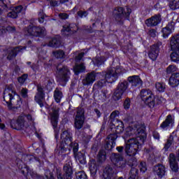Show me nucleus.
<instances>
[{"instance_id": "25", "label": "nucleus", "mask_w": 179, "mask_h": 179, "mask_svg": "<svg viewBox=\"0 0 179 179\" xmlns=\"http://www.w3.org/2000/svg\"><path fill=\"white\" fill-rule=\"evenodd\" d=\"M174 31V26L169 24L165 28L162 29V36L164 38H167Z\"/></svg>"}, {"instance_id": "47", "label": "nucleus", "mask_w": 179, "mask_h": 179, "mask_svg": "<svg viewBox=\"0 0 179 179\" xmlns=\"http://www.w3.org/2000/svg\"><path fill=\"white\" fill-rule=\"evenodd\" d=\"M131 107V100L126 99L124 102V108L128 110Z\"/></svg>"}, {"instance_id": "41", "label": "nucleus", "mask_w": 179, "mask_h": 179, "mask_svg": "<svg viewBox=\"0 0 179 179\" xmlns=\"http://www.w3.org/2000/svg\"><path fill=\"white\" fill-rule=\"evenodd\" d=\"M177 66L174 65H170L166 69L167 73H173V72H177Z\"/></svg>"}, {"instance_id": "36", "label": "nucleus", "mask_w": 179, "mask_h": 179, "mask_svg": "<svg viewBox=\"0 0 179 179\" xmlns=\"http://www.w3.org/2000/svg\"><path fill=\"white\" fill-rule=\"evenodd\" d=\"M139 173V171L136 169H131L130 171V177L129 179H138V173Z\"/></svg>"}, {"instance_id": "37", "label": "nucleus", "mask_w": 179, "mask_h": 179, "mask_svg": "<svg viewBox=\"0 0 179 179\" xmlns=\"http://www.w3.org/2000/svg\"><path fill=\"white\" fill-rule=\"evenodd\" d=\"M155 87L158 92L163 93V92H164L166 90V85L162 83H157L155 84Z\"/></svg>"}, {"instance_id": "49", "label": "nucleus", "mask_w": 179, "mask_h": 179, "mask_svg": "<svg viewBox=\"0 0 179 179\" xmlns=\"http://www.w3.org/2000/svg\"><path fill=\"white\" fill-rule=\"evenodd\" d=\"M26 79H27V75L25 74L18 78V82L21 83V85H23V83L26 82Z\"/></svg>"}, {"instance_id": "38", "label": "nucleus", "mask_w": 179, "mask_h": 179, "mask_svg": "<svg viewBox=\"0 0 179 179\" xmlns=\"http://www.w3.org/2000/svg\"><path fill=\"white\" fill-rule=\"evenodd\" d=\"M173 143H174V136L171 135L167 141V143L164 145L165 150H167L169 149V148H170V146H171V145H173Z\"/></svg>"}, {"instance_id": "33", "label": "nucleus", "mask_w": 179, "mask_h": 179, "mask_svg": "<svg viewBox=\"0 0 179 179\" xmlns=\"http://www.w3.org/2000/svg\"><path fill=\"white\" fill-rule=\"evenodd\" d=\"M89 167L92 173H96L97 171V165L96 164V160L91 159L89 162Z\"/></svg>"}, {"instance_id": "44", "label": "nucleus", "mask_w": 179, "mask_h": 179, "mask_svg": "<svg viewBox=\"0 0 179 179\" xmlns=\"http://www.w3.org/2000/svg\"><path fill=\"white\" fill-rule=\"evenodd\" d=\"M38 16L39 23H44V18L45 17V15L44 14V13H43V11H40Z\"/></svg>"}, {"instance_id": "40", "label": "nucleus", "mask_w": 179, "mask_h": 179, "mask_svg": "<svg viewBox=\"0 0 179 179\" xmlns=\"http://www.w3.org/2000/svg\"><path fill=\"white\" fill-rule=\"evenodd\" d=\"M111 160L113 162H120V160H122V157L120 154H112Z\"/></svg>"}, {"instance_id": "45", "label": "nucleus", "mask_w": 179, "mask_h": 179, "mask_svg": "<svg viewBox=\"0 0 179 179\" xmlns=\"http://www.w3.org/2000/svg\"><path fill=\"white\" fill-rule=\"evenodd\" d=\"M8 17H11L12 19H16V17H17V13H16V11L13 10V11L10 12L8 14Z\"/></svg>"}, {"instance_id": "51", "label": "nucleus", "mask_w": 179, "mask_h": 179, "mask_svg": "<svg viewBox=\"0 0 179 179\" xmlns=\"http://www.w3.org/2000/svg\"><path fill=\"white\" fill-rule=\"evenodd\" d=\"M48 1H49V2H50L51 6H58V5H59V3H61L60 1L58 2L55 0H48Z\"/></svg>"}, {"instance_id": "9", "label": "nucleus", "mask_w": 179, "mask_h": 179, "mask_svg": "<svg viewBox=\"0 0 179 179\" xmlns=\"http://www.w3.org/2000/svg\"><path fill=\"white\" fill-rule=\"evenodd\" d=\"M3 94L4 101H6L8 108H12V103L10 102L15 99L16 92L12 89L6 88L4 90Z\"/></svg>"}, {"instance_id": "17", "label": "nucleus", "mask_w": 179, "mask_h": 179, "mask_svg": "<svg viewBox=\"0 0 179 179\" xmlns=\"http://www.w3.org/2000/svg\"><path fill=\"white\" fill-rule=\"evenodd\" d=\"M64 171L65 173L64 177L62 178L61 174H59L57 176L58 179H72V174H73V171L72 170L71 165H65L64 167Z\"/></svg>"}, {"instance_id": "1", "label": "nucleus", "mask_w": 179, "mask_h": 179, "mask_svg": "<svg viewBox=\"0 0 179 179\" xmlns=\"http://www.w3.org/2000/svg\"><path fill=\"white\" fill-rule=\"evenodd\" d=\"M134 135H136V137L131 138L124 141V152L128 156H135V155L142 149V144L146 141V133H145V129H140L139 127H136L134 129L131 127H127L125 129L123 138L134 136Z\"/></svg>"}, {"instance_id": "23", "label": "nucleus", "mask_w": 179, "mask_h": 179, "mask_svg": "<svg viewBox=\"0 0 179 179\" xmlns=\"http://www.w3.org/2000/svg\"><path fill=\"white\" fill-rule=\"evenodd\" d=\"M169 163L172 171H175V173L178 171V164H177L174 154H171L169 155Z\"/></svg>"}, {"instance_id": "54", "label": "nucleus", "mask_w": 179, "mask_h": 179, "mask_svg": "<svg viewBox=\"0 0 179 179\" xmlns=\"http://www.w3.org/2000/svg\"><path fill=\"white\" fill-rule=\"evenodd\" d=\"M45 176L48 179H54V176H52V173H50V171L45 172Z\"/></svg>"}, {"instance_id": "8", "label": "nucleus", "mask_w": 179, "mask_h": 179, "mask_svg": "<svg viewBox=\"0 0 179 179\" xmlns=\"http://www.w3.org/2000/svg\"><path fill=\"white\" fill-rule=\"evenodd\" d=\"M101 77H103V75H101L99 73H90L83 80V85H84V86H89V85H93V83H94V82L96 81V79Z\"/></svg>"}, {"instance_id": "13", "label": "nucleus", "mask_w": 179, "mask_h": 179, "mask_svg": "<svg viewBox=\"0 0 179 179\" xmlns=\"http://www.w3.org/2000/svg\"><path fill=\"white\" fill-rule=\"evenodd\" d=\"M84 111L83 109H78L77 111V115L76 116L75 120V127L77 129H80L83 127V122L85 121V116H83Z\"/></svg>"}, {"instance_id": "18", "label": "nucleus", "mask_w": 179, "mask_h": 179, "mask_svg": "<svg viewBox=\"0 0 179 179\" xmlns=\"http://www.w3.org/2000/svg\"><path fill=\"white\" fill-rule=\"evenodd\" d=\"M160 22H162V17L159 15H155L154 17L148 19L145 21V24L148 27H152V26H157Z\"/></svg>"}, {"instance_id": "16", "label": "nucleus", "mask_w": 179, "mask_h": 179, "mask_svg": "<svg viewBox=\"0 0 179 179\" xmlns=\"http://www.w3.org/2000/svg\"><path fill=\"white\" fill-rule=\"evenodd\" d=\"M59 111L58 109H52V112L50 113L49 120H50V122L54 129H55L58 125Z\"/></svg>"}, {"instance_id": "14", "label": "nucleus", "mask_w": 179, "mask_h": 179, "mask_svg": "<svg viewBox=\"0 0 179 179\" xmlns=\"http://www.w3.org/2000/svg\"><path fill=\"white\" fill-rule=\"evenodd\" d=\"M26 50V48H23L22 46H19L15 48H9L7 50V51H3V52L4 54H6L8 52V59H13L16 55H17V52H23Z\"/></svg>"}, {"instance_id": "60", "label": "nucleus", "mask_w": 179, "mask_h": 179, "mask_svg": "<svg viewBox=\"0 0 179 179\" xmlns=\"http://www.w3.org/2000/svg\"><path fill=\"white\" fill-rule=\"evenodd\" d=\"M153 138H154L155 139H159V138H160V135H159V133L155 131V132L153 133Z\"/></svg>"}, {"instance_id": "12", "label": "nucleus", "mask_w": 179, "mask_h": 179, "mask_svg": "<svg viewBox=\"0 0 179 179\" xmlns=\"http://www.w3.org/2000/svg\"><path fill=\"white\" fill-rule=\"evenodd\" d=\"M45 99V94L43 87L40 85L38 86L37 93L35 96V101L38 103L40 107H44V100Z\"/></svg>"}, {"instance_id": "29", "label": "nucleus", "mask_w": 179, "mask_h": 179, "mask_svg": "<svg viewBox=\"0 0 179 179\" xmlns=\"http://www.w3.org/2000/svg\"><path fill=\"white\" fill-rule=\"evenodd\" d=\"M76 159L77 162H79L80 164H86V157L85 156V154L82 152H79L77 155H76Z\"/></svg>"}, {"instance_id": "3", "label": "nucleus", "mask_w": 179, "mask_h": 179, "mask_svg": "<svg viewBox=\"0 0 179 179\" xmlns=\"http://www.w3.org/2000/svg\"><path fill=\"white\" fill-rule=\"evenodd\" d=\"M116 127L112 126L111 130L113 134H110L108 136L106 140L105 149L106 150H112L115 148V141L118 138L117 134H122L124 132V123L121 121H117L116 123Z\"/></svg>"}, {"instance_id": "64", "label": "nucleus", "mask_w": 179, "mask_h": 179, "mask_svg": "<svg viewBox=\"0 0 179 179\" xmlns=\"http://www.w3.org/2000/svg\"><path fill=\"white\" fill-rule=\"evenodd\" d=\"M0 129H5V124H1V122H0Z\"/></svg>"}, {"instance_id": "46", "label": "nucleus", "mask_w": 179, "mask_h": 179, "mask_svg": "<svg viewBox=\"0 0 179 179\" xmlns=\"http://www.w3.org/2000/svg\"><path fill=\"white\" fill-rule=\"evenodd\" d=\"M118 115H120V112L115 110L110 114V119L112 120V121H114V120H115V118H117Z\"/></svg>"}, {"instance_id": "21", "label": "nucleus", "mask_w": 179, "mask_h": 179, "mask_svg": "<svg viewBox=\"0 0 179 179\" xmlns=\"http://www.w3.org/2000/svg\"><path fill=\"white\" fill-rule=\"evenodd\" d=\"M159 46L157 45H155L151 47V50L149 52V57L150 59L152 61H156L158 55H159Z\"/></svg>"}, {"instance_id": "32", "label": "nucleus", "mask_w": 179, "mask_h": 179, "mask_svg": "<svg viewBox=\"0 0 179 179\" xmlns=\"http://www.w3.org/2000/svg\"><path fill=\"white\" fill-rule=\"evenodd\" d=\"M169 8L172 9V10L179 9V0H170Z\"/></svg>"}, {"instance_id": "39", "label": "nucleus", "mask_w": 179, "mask_h": 179, "mask_svg": "<svg viewBox=\"0 0 179 179\" xmlns=\"http://www.w3.org/2000/svg\"><path fill=\"white\" fill-rule=\"evenodd\" d=\"M53 55L55 58H65V52L62 50H57L53 52Z\"/></svg>"}, {"instance_id": "31", "label": "nucleus", "mask_w": 179, "mask_h": 179, "mask_svg": "<svg viewBox=\"0 0 179 179\" xmlns=\"http://www.w3.org/2000/svg\"><path fill=\"white\" fill-rule=\"evenodd\" d=\"M171 54V61L172 62H176V64H178L179 62V51L173 50Z\"/></svg>"}, {"instance_id": "15", "label": "nucleus", "mask_w": 179, "mask_h": 179, "mask_svg": "<svg viewBox=\"0 0 179 179\" xmlns=\"http://www.w3.org/2000/svg\"><path fill=\"white\" fill-rule=\"evenodd\" d=\"M26 125V121H24V116H20L16 121L13 120L11 122V127L14 129H23Z\"/></svg>"}, {"instance_id": "50", "label": "nucleus", "mask_w": 179, "mask_h": 179, "mask_svg": "<svg viewBox=\"0 0 179 179\" xmlns=\"http://www.w3.org/2000/svg\"><path fill=\"white\" fill-rule=\"evenodd\" d=\"M27 120L29 122H34V116L31 115V114H28L25 116Z\"/></svg>"}, {"instance_id": "57", "label": "nucleus", "mask_w": 179, "mask_h": 179, "mask_svg": "<svg viewBox=\"0 0 179 179\" xmlns=\"http://www.w3.org/2000/svg\"><path fill=\"white\" fill-rule=\"evenodd\" d=\"M84 55H85V52H80V53H79V55H78V57H76L77 61H80V59H82V58H83Z\"/></svg>"}, {"instance_id": "52", "label": "nucleus", "mask_w": 179, "mask_h": 179, "mask_svg": "<svg viewBox=\"0 0 179 179\" xmlns=\"http://www.w3.org/2000/svg\"><path fill=\"white\" fill-rule=\"evenodd\" d=\"M78 15L80 17H86V16H87V13L86 11H79Z\"/></svg>"}, {"instance_id": "22", "label": "nucleus", "mask_w": 179, "mask_h": 179, "mask_svg": "<svg viewBox=\"0 0 179 179\" xmlns=\"http://www.w3.org/2000/svg\"><path fill=\"white\" fill-rule=\"evenodd\" d=\"M154 172L158 177L162 178L163 176L166 174V167L163 166L162 164H158L155 166H154Z\"/></svg>"}, {"instance_id": "10", "label": "nucleus", "mask_w": 179, "mask_h": 179, "mask_svg": "<svg viewBox=\"0 0 179 179\" xmlns=\"http://www.w3.org/2000/svg\"><path fill=\"white\" fill-rule=\"evenodd\" d=\"M69 75H71V72L69 71L68 67L63 66L62 69L59 70V82H63L64 83H66V82L69 80Z\"/></svg>"}, {"instance_id": "34", "label": "nucleus", "mask_w": 179, "mask_h": 179, "mask_svg": "<svg viewBox=\"0 0 179 179\" xmlns=\"http://www.w3.org/2000/svg\"><path fill=\"white\" fill-rule=\"evenodd\" d=\"M98 161L100 162V163H103V162H106V151L101 150L99 151L98 156H97Z\"/></svg>"}, {"instance_id": "24", "label": "nucleus", "mask_w": 179, "mask_h": 179, "mask_svg": "<svg viewBox=\"0 0 179 179\" xmlns=\"http://www.w3.org/2000/svg\"><path fill=\"white\" fill-rule=\"evenodd\" d=\"M169 85L172 87H176L179 85V73H173L169 78Z\"/></svg>"}, {"instance_id": "53", "label": "nucleus", "mask_w": 179, "mask_h": 179, "mask_svg": "<svg viewBox=\"0 0 179 179\" xmlns=\"http://www.w3.org/2000/svg\"><path fill=\"white\" fill-rule=\"evenodd\" d=\"M14 10H15V13H17H17H20V12L22 10H23V7L22 6H18L15 8Z\"/></svg>"}, {"instance_id": "48", "label": "nucleus", "mask_w": 179, "mask_h": 179, "mask_svg": "<svg viewBox=\"0 0 179 179\" xmlns=\"http://www.w3.org/2000/svg\"><path fill=\"white\" fill-rule=\"evenodd\" d=\"M60 3H64L66 6H72V0H60Z\"/></svg>"}, {"instance_id": "63", "label": "nucleus", "mask_w": 179, "mask_h": 179, "mask_svg": "<svg viewBox=\"0 0 179 179\" xmlns=\"http://www.w3.org/2000/svg\"><path fill=\"white\" fill-rule=\"evenodd\" d=\"M95 113H96L97 117H100L101 115H100V111L99 110L96 109Z\"/></svg>"}, {"instance_id": "30", "label": "nucleus", "mask_w": 179, "mask_h": 179, "mask_svg": "<svg viewBox=\"0 0 179 179\" xmlns=\"http://www.w3.org/2000/svg\"><path fill=\"white\" fill-rule=\"evenodd\" d=\"M85 65L83 64H76L74 67H73V71L75 73L76 75H79V73H80V72H83L85 71Z\"/></svg>"}, {"instance_id": "7", "label": "nucleus", "mask_w": 179, "mask_h": 179, "mask_svg": "<svg viewBox=\"0 0 179 179\" xmlns=\"http://www.w3.org/2000/svg\"><path fill=\"white\" fill-rule=\"evenodd\" d=\"M127 89H128V82L124 81L123 83H120L117 89L115 91L113 98L115 100H120Z\"/></svg>"}, {"instance_id": "28", "label": "nucleus", "mask_w": 179, "mask_h": 179, "mask_svg": "<svg viewBox=\"0 0 179 179\" xmlns=\"http://www.w3.org/2000/svg\"><path fill=\"white\" fill-rule=\"evenodd\" d=\"M106 61V58L101 57L99 55H98L95 59L92 60V62L94 65H96V66H100V65H102V64H104Z\"/></svg>"}, {"instance_id": "43", "label": "nucleus", "mask_w": 179, "mask_h": 179, "mask_svg": "<svg viewBox=\"0 0 179 179\" xmlns=\"http://www.w3.org/2000/svg\"><path fill=\"white\" fill-rule=\"evenodd\" d=\"M139 169L141 173H145L148 170V168L146 167V162H141Z\"/></svg>"}, {"instance_id": "20", "label": "nucleus", "mask_w": 179, "mask_h": 179, "mask_svg": "<svg viewBox=\"0 0 179 179\" xmlns=\"http://www.w3.org/2000/svg\"><path fill=\"white\" fill-rule=\"evenodd\" d=\"M170 45L172 51H179V35L174 36L171 38Z\"/></svg>"}, {"instance_id": "58", "label": "nucleus", "mask_w": 179, "mask_h": 179, "mask_svg": "<svg viewBox=\"0 0 179 179\" xmlns=\"http://www.w3.org/2000/svg\"><path fill=\"white\" fill-rule=\"evenodd\" d=\"M59 17H60V19H68V14L61 13L59 15Z\"/></svg>"}, {"instance_id": "6", "label": "nucleus", "mask_w": 179, "mask_h": 179, "mask_svg": "<svg viewBox=\"0 0 179 179\" xmlns=\"http://www.w3.org/2000/svg\"><path fill=\"white\" fill-rule=\"evenodd\" d=\"M131 8L128 7H125L123 8L122 7H120L116 8L113 13L115 15L116 17H119L120 19H128L129 17V15H131Z\"/></svg>"}, {"instance_id": "11", "label": "nucleus", "mask_w": 179, "mask_h": 179, "mask_svg": "<svg viewBox=\"0 0 179 179\" xmlns=\"http://www.w3.org/2000/svg\"><path fill=\"white\" fill-rule=\"evenodd\" d=\"M27 36H34L35 37H38L40 36H43L45 33V29L36 27H30L27 29Z\"/></svg>"}, {"instance_id": "62", "label": "nucleus", "mask_w": 179, "mask_h": 179, "mask_svg": "<svg viewBox=\"0 0 179 179\" xmlns=\"http://www.w3.org/2000/svg\"><path fill=\"white\" fill-rule=\"evenodd\" d=\"M7 31H15V28L12 27H7Z\"/></svg>"}, {"instance_id": "19", "label": "nucleus", "mask_w": 179, "mask_h": 179, "mask_svg": "<svg viewBox=\"0 0 179 179\" xmlns=\"http://www.w3.org/2000/svg\"><path fill=\"white\" fill-rule=\"evenodd\" d=\"M127 80L132 86H138V85L142 86V85H143V82L138 76H129L128 77Z\"/></svg>"}, {"instance_id": "27", "label": "nucleus", "mask_w": 179, "mask_h": 179, "mask_svg": "<svg viewBox=\"0 0 179 179\" xmlns=\"http://www.w3.org/2000/svg\"><path fill=\"white\" fill-rule=\"evenodd\" d=\"M48 45V47H53L55 48H57V47H59V45H61V42L59 41V39H58V38L55 37L49 41Z\"/></svg>"}, {"instance_id": "42", "label": "nucleus", "mask_w": 179, "mask_h": 179, "mask_svg": "<svg viewBox=\"0 0 179 179\" xmlns=\"http://www.w3.org/2000/svg\"><path fill=\"white\" fill-rule=\"evenodd\" d=\"M69 31H71V28L69 27V26L63 27V29H62V34H63V36H69V34H71L69 33Z\"/></svg>"}, {"instance_id": "2", "label": "nucleus", "mask_w": 179, "mask_h": 179, "mask_svg": "<svg viewBox=\"0 0 179 179\" xmlns=\"http://www.w3.org/2000/svg\"><path fill=\"white\" fill-rule=\"evenodd\" d=\"M61 143L57 144L56 152L59 155L66 152V150H71L73 149V152L76 153L79 149V145L78 143H72V135L71 132L64 131L60 136Z\"/></svg>"}, {"instance_id": "35", "label": "nucleus", "mask_w": 179, "mask_h": 179, "mask_svg": "<svg viewBox=\"0 0 179 179\" xmlns=\"http://www.w3.org/2000/svg\"><path fill=\"white\" fill-rule=\"evenodd\" d=\"M54 98L56 103H59L61 101V99H62V92L58 90H56L55 91Z\"/></svg>"}, {"instance_id": "61", "label": "nucleus", "mask_w": 179, "mask_h": 179, "mask_svg": "<svg viewBox=\"0 0 179 179\" xmlns=\"http://www.w3.org/2000/svg\"><path fill=\"white\" fill-rule=\"evenodd\" d=\"M116 149H117V152H122V150H124V147H122V146L117 147Z\"/></svg>"}, {"instance_id": "59", "label": "nucleus", "mask_w": 179, "mask_h": 179, "mask_svg": "<svg viewBox=\"0 0 179 179\" xmlns=\"http://www.w3.org/2000/svg\"><path fill=\"white\" fill-rule=\"evenodd\" d=\"M150 36L151 37H156V31L155 29L150 30Z\"/></svg>"}, {"instance_id": "26", "label": "nucleus", "mask_w": 179, "mask_h": 179, "mask_svg": "<svg viewBox=\"0 0 179 179\" xmlns=\"http://www.w3.org/2000/svg\"><path fill=\"white\" fill-rule=\"evenodd\" d=\"M173 124H174V119H173V117L171 116V115H169L166 117V119L165 120V121L161 124V128H162V129H166V128H167L168 127H173Z\"/></svg>"}, {"instance_id": "56", "label": "nucleus", "mask_w": 179, "mask_h": 179, "mask_svg": "<svg viewBox=\"0 0 179 179\" xmlns=\"http://www.w3.org/2000/svg\"><path fill=\"white\" fill-rule=\"evenodd\" d=\"M22 97H27V89L23 88L21 91Z\"/></svg>"}, {"instance_id": "5", "label": "nucleus", "mask_w": 179, "mask_h": 179, "mask_svg": "<svg viewBox=\"0 0 179 179\" xmlns=\"http://www.w3.org/2000/svg\"><path fill=\"white\" fill-rule=\"evenodd\" d=\"M140 97L146 106H149L150 108L155 107L156 102L155 101V94L150 90H142L140 92Z\"/></svg>"}, {"instance_id": "55", "label": "nucleus", "mask_w": 179, "mask_h": 179, "mask_svg": "<svg viewBox=\"0 0 179 179\" xmlns=\"http://www.w3.org/2000/svg\"><path fill=\"white\" fill-rule=\"evenodd\" d=\"M22 174H30V169H29V167L26 166L24 168V169L22 170Z\"/></svg>"}, {"instance_id": "4", "label": "nucleus", "mask_w": 179, "mask_h": 179, "mask_svg": "<svg viewBox=\"0 0 179 179\" xmlns=\"http://www.w3.org/2000/svg\"><path fill=\"white\" fill-rule=\"evenodd\" d=\"M120 73H122V68H121V66H117L116 68L113 67L105 74V80H101L98 83L99 86L101 87L106 86V83H113V82H115Z\"/></svg>"}]
</instances>
